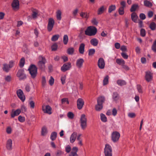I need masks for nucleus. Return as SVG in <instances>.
<instances>
[{
	"label": "nucleus",
	"instance_id": "f03ea898",
	"mask_svg": "<svg viewBox=\"0 0 156 156\" xmlns=\"http://www.w3.org/2000/svg\"><path fill=\"white\" fill-rule=\"evenodd\" d=\"M29 73L32 78H34L37 74V68L34 65H31L29 66L28 69Z\"/></svg>",
	"mask_w": 156,
	"mask_h": 156
},
{
	"label": "nucleus",
	"instance_id": "bb28decb",
	"mask_svg": "<svg viewBox=\"0 0 156 156\" xmlns=\"http://www.w3.org/2000/svg\"><path fill=\"white\" fill-rule=\"evenodd\" d=\"M56 18L58 20H61L62 12L60 10H58L56 12Z\"/></svg>",
	"mask_w": 156,
	"mask_h": 156
},
{
	"label": "nucleus",
	"instance_id": "a19ab883",
	"mask_svg": "<svg viewBox=\"0 0 156 156\" xmlns=\"http://www.w3.org/2000/svg\"><path fill=\"white\" fill-rule=\"evenodd\" d=\"M57 133L55 132H52L51 135V139L52 140H54L56 138Z\"/></svg>",
	"mask_w": 156,
	"mask_h": 156
},
{
	"label": "nucleus",
	"instance_id": "052dcab7",
	"mask_svg": "<svg viewBox=\"0 0 156 156\" xmlns=\"http://www.w3.org/2000/svg\"><path fill=\"white\" fill-rule=\"evenodd\" d=\"M74 116V114L72 112H69L67 114L68 117L70 119H73Z\"/></svg>",
	"mask_w": 156,
	"mask_h": 156
},
{
	"label": "nucleus",
	"instance_id": "39448f33",
	"mask_svg": "<svg viewBox=\"0 0 156 156\" xmlns=\"http://www.w3.org/2000/svg\"><path fill=\"white\" fill-rule=\"evenodd\" d=\"M80 122L81 128L85 129L87 127V119L84 114L81 115Z\"/></svg>",
	"mask_w": 156,
	"mask_h": 156
},
{
	"label": "nucleus",
	"instance_id": "6e6d98bb",
	"mask_svg": "<svg viewBox=\"0 0 156 156\" xmlns=\"http://www.w3.org/2000/svg\"><path fill=\"white\" fill-rule=\"evenodd\" d=\"M95 52L94 49H90L89 51L88 55L90 56H92Z\"/></svg>",
	"mask_w": 156,
	"mask_h": 156
},
{
	"label": "nucleus",
	"instance_id": "69168bd1",
	"mask_svg": "<svg viewBox=\"0 0 156 156\" xmlns=\"http://www.w3.org/2000/svg\"><path fill=\"white\" fill-rule=\"evenodd\" d=\"M14 64V61L13 60L10 61L9 62L8 66H9V68H11L13 66Z\"/></svg>",
	"mask_w": 156,
	"mask_h": 156
},
{
	"label": "nucleus",
	"instance_id": "c9c22d12",
	"mask_svg": "<svg viewBox=\"0 0 156 156\" xmlns=\"http://www.w3.org/2000/svg\"><path fill=\"white\" fill-rule=\"evenodd\" d=\"M103 106L102 104L97 103V104L95 106V109L96 111H99L103 108Z\"/></svg>",
	"mask_w": 156,
	"mask_h": 156
},
{
	"label": "nucleus",
	"instance_id": "09e8293b",
	"mask_svg": "<svg viewBox=\"0 0 156 156\" xmlns=\"http://www.w3.org/2000/svg\"><path fill=\"white\" fill-rule=\"evenodd\" d=\"M151 49L154 52H156V39L153 42L151 47Z\"/></svg>",
	"mask_w": 156,
	"mask_h": 156
},
{
	"label": "nucleus",
	"instance_id": "a18cd8bd",
	"mask_svg": "<svg viewBox=\"0 0 156 156\" xmlns=\"http://www.w3.org/2000/svg\"><path fill=\"white\" fill-rule=\"evenodd\" d=\"M138 7V5L134 4L133 5L130 9V11L131 12L135 11Z\"/></svg>",
	"mask_w": 156,
	"mask_h": 156
},
{
	"label": "nucleus",
	"instance_id": "7c9ffc66",
	"mask_svg": "<svg viewBox=\"0 0 156 156\" xmlns=\"http://www.w3.org/2000/svg\"><path fill=\"white\" fill-rule=\"evenodd\" d=\"M3 70L7 73L9 72L11 69L10 68H9L8 64H4L3 65Z\"/></svg>",
	"mask_w": 156,
	"mask_h": 156
},
{
	"label": "nucleus",
	"instance_id": "2eb2a0df",
	"mask_svg": "<svg viewBox=\"0 0 156 156\" xmlns=\"http://www.w3.org/2000/svg\"><path fill=\"white\" fill-rule=\"evenodd\" d=\"M84 105V101L81 98H78L77 101V106L79 109H81Z\"/></svg>",
	"mask_w": 156,
	"mask_h": 156
},
{
	"label": "nucleus",
	"instance_id": "9d476101",
	"mask_svg": "<svg viewBox=\"0 0 156 156\" xmlns=\"http://www.w3.org/2000/svg\"><path fill=\"white\" fill-rule=\"evenodd\" d=\"M42 110L45 113H46L49 115L52 113L51 107L48 105H43L42 106Z\"/></svg>",
	"mask_w": 156,
	"mask_h": 156
},
{
	"label": "nucleus",
	"instance_id": "4468645a",
	"mask_svg": "<svg viewBox=\"0 0 156 156\" xmlns=\"http://www.w3.org/2000/svg\"><path fill=\"white\" fill-rule=\"evenodd\" d=\"M145 79L147 82L151 81L153 79L152 74L150 71L145 72Z\"/></svg>",
	"mask_w": 156,
	"mask_h": 156
},
{
	"label": "nucleus",
	"instance_id": "5701e85b",
	"mask_svg": "<svg viewBox=\"0 0 156 156\" xmlns=\"http://www.w3.org/2000/svg\"><path fill=\"white\" fill-rule=\"evenodd\" d=\"M90 43L93 46H96L98 45V41L96 38H94L90 40Z\"/></svg>",
	"mask_w": 156,
	"mask_h": 156
},
{
	"label": "nucleus",
	"instance_id": "0eeeda50",
	"mask_svg": "<svg viewBox=\"0 0 156 156\" xmlns=\"http://www.w3.org/2000/svg\"><path fill=\"white\" fill-rule=\"evenodd\" d=\"M16 76L19 77L20 80H24L26 78V76L24 73L23 70L22 69L18 70Z\"/></svg>",
	"mask_w": 156,
	"mask_h": 156
},
{
	"label": "nucleus",
	"instance_id": "473e14b6",
	"mask_svg": "<svg viewBox=\"0 0 156 156\" xmlns=\"http://www.w3.org/2000/svg\"><path fill=\"white\" fill-rule=\"evenodd\" d=\"M109 76L108 75H107L105 77L103 80V85L104 86L106 85L108 83Z\"/></svg>",
	"mask_w": 156,
	"mask_h": 156
},
{
	"label": "nucleus",
	"instance_id": "13d9d810",
	"mask_svg": "<svg viewBox=\"0 0 156 156\" xmlns=\"http://www.w3.org/2000/svg\"><path fill=\"white\" fill-rule=\"evenodd\" d=\"M66 151L67 153H69L72 151L71 147L69 145H68L65 147Z\"/></svg>",
	"mask_w": 156,
	"mask_h": 156
},
{
	"label": "nucleus",
	"instance_id": "412c9836",
	"mask_svg": "<svg viewBox=\"0 0 156 156\" xmlns=\"http://www.w3.org/2000/svg\"><path fill=\"white\" fill-rule=\"evenodd\" d=\"M85 44L83 43L80 44L79 47V53L81 54H83L84 52Z\"/></svg>",
	"mask_w": 156,
	"mask_h": 156
},
{
	"label": "nucleus",
	"instance_id": "aec40b11",
	"mask_svg": "<svg viewBox=\"0 0 156 156\" xmlns=\"http://www.w3.org/2000/svg\"><path fill=\"white\" fill-rule=\"evenodd\" d=\"M77 136V133L76 132H74L71 135L70 137V141L71 143H73L76 140Z\"/></svg>",
	"mask_w": 156,
	"mask_h": 156
},
{
	"label": "nucleus",
	"instance_id": "c03bdc74",
	"mask_svg": "<svg viewBox=\"0 0 156 156\" xmlns=\"http://www.w3.org/2000/svg\"><path fill=\"white\" fill-rule=\"evenodd\" d=\"M25 62V58H22L20 61L19 66L20 67H23L24 65Z\"/></svg>",
	"mask_w": 156,
	"mask_h": 156
},
{
	"label": "nucleus",
	"instance_id": "ddd939ff",
	"mask_svg": "<svg viewBox=\"0 0 156 156\" xmlns=\"http://www.w3.org/2000/svg\"><path fill=\"white\" fill-rule=\"evenodd\" d=\"M21 112V110L20 109H18L16 110L12 109L11 113V117L12 118H14L15 116H18Z\"/></svg>",
	"mask_w": 156,
	"mask_h": 156
},
{
	"label": "nucleus",
	"instance_id": "f3484780",
	"mask_svg": "<svg viewBox=\"0 0 156 156\" xmlns=\"http://www.w3.org/2000/svg\"><path fill=\"white\" fill-rule=\"evenodd\" d=\"M78 150V148L77 147H73L69 156H78L77 153Z\"/></svg>",
	"mask_w": 156,
	"mask_h": 156
},
{
	"label": "nucleus",
	"instance_id": "7ed1b4c3",
	"mask_svg": "<svg viewBox=\"0 0 156 156\" xmlns=\"http://www.w3.org/2000/svg\"><path fill=\"white\" fill-rule=\"evenodd\" d=\"M39 61L37 63V66L39 68L43 69L45 67V64L46 62V60L44 57L41 55L38 57Z\"/></svg>",
	"mask_w": 156,
	"mask_h": 156
},
{
	"label": "nucleus",
	"instance_id": "b1692460",
	"mask_svg": "<svg viewBox=\"0 0 156 156\" xmlns=\"http://www.w3.org/2000/svg\"><path fill=\"white\" fill-rule=\"evenodd\" d=\"M80 15L83 18L87 19L89 17V14L87 12H81L80 13Z\"/></svg>",
	"mask_w": 156,
	"mask_h": 156
},
{
	"label": "nucleus",
	"instance_id": "8fccbe9b",
	"mask_svg": "<svg viewBox=\"0 0 156 156\" xmlns=\"http://www.w3.org/2000/svg\"><path fill=\"white\" fill-rule=\"evenodd\" d=\"M4 79L6 81L9 82L11 81L12 78L10 75H9L5 76Z\"/></svg>",
	"mask_w": 156,
	"mask_h": 156
},
{
	"label": "nucleus",
	"instance_id": "cd10ccee",
	"mask_svg": "<svg viewBox=\"0 0 156 156\" xmlns=\"http://www.w3.org/2000/svg\"><path fill=\"white\" fill-rule=\"evenodd\" d=\"M105 98L104 97L101 96L99 97L97 99V103L102 105L103 103L105 101Z\"/></svg>",
	"mask_w": 156,
	"mask_h": 156
},
{
	"label": "nucleus",
	"instance_id": "338daca9",
	"mask_svg": "<svg viewBox=\"0 0 156 156\" xmlns=\"http://www.w3.org/2000/svg\"><path fill=\"white\" fill-rule=\"evenodd\" d=\"M30 108H34L35 106V103L33 101H31L29 103Z\"/></svg>",
	"mask_w": 156,
	"mask_h": 156
},
{
	"label": "nucleus",
	"instance_id": "e2e57ef3",
	"mask_svg": "<svg viewBox=\"0 0 156 156\" xmlns=\"http://www.w3.org/2000/svg\"><path fill=\"white\" fill-rule=\"evenodd\" d=\"M117 113V111L116 109L115 108H113L112 111V114L114 116H115Z\"/></svg>",
	"mask_w": 156,
	"mask_h": 156
},
{
	"label": "nucleus",
	"instance_id": "4d7b16f0",
	"mask_svg": "<svg viewBox=\"0 0 156 156\" xmlns=\"http://www.w3.org/2000/svg\"><path fill=\"white\" fill-rule=\"evenodd\" d=\"M140 35L143 37H144L146 35V31L144 29H141L140 31Z\"/></svg>",
	"mask_w": 156,
	"mask_h": 156
},
{
	"label": "nucleus",
	"instance_id": "a878e982",
	"mask_svg": "<svg viewBox=\"0 0 156 156\" xmlns=\"http://www.w3.org/2000/svg\"><path fill=\"white\" fill-rule=\"evenodd\" d=\"M131 19L134 22L136 23L138 17L136 14L135 12L133 13L131 15Z\"/></svg>",
	"mask_w": 156,
	"mask_h": 156
},
{
	"label": "nucleus",
	"instance_id": "f704fd0d",
	"mask_svg": "<svg viewBox=\"0 0 156 156\" xmlns=\"http://www.w3.org/2000/svg\"><path fill=\"white\" fill-rule=\"evenodd\" d=\"M100 118L101 121L103 122H106L107 121V118L106 116L103 113L100 114Z\"/></svg>",
	"mask_w": 156,
	"mask_h": 156
},
{
	"label": "nucleus",
	"instance_id": "72a5a7b5",
	"mask_svg": "<svg viewBox=\"0 0 156 156\" xmlns=\"http://www.w3.org/2000/svg\"><path fill=\"white\" fill-rule=\"evenodd\" d=\"M149 27L151 30H154L156 28V24L154 22H152L150 24Z\"/></svg>",
	"mask_w": 156,
	"mask_h": 156
},
{
	"label": "nucleus",
	"instance_id": "37998d69",
	"mask_svg": "<svg viewBox=\"0 0 156 156\" xmlns=\"http://www.w3.org/2000/svg\"><path fill=\"white\" fill-rule=\"evenodd\" d=\"M106 9V8H105L103 6H102L99 9H98V14L99 15L101 14Z\"/></svg>",
	"mask_w": 156,
	"mask_h": 156
},
{
	"label": "nucleus",
	"instance_id": "c85d7f7f",
	"mask_svg": "<svg viewBox=\"0 0 156 156\" xmlns=\"http://www.w3.org/2000/svg\"><path fill=\"white\" fill-rule=\"evenodd\" d=\"M117 84L119 86H122L126 84V81L123 80H119L117 81Z\"/></svg>",
	"mask_w": 156,
	"mask_h": 156
},
{
	"label": "nucleus",
	"instance_id": "603ef678",
	"mask_svg": "<svg viewBox=\"0 0 156 156\" xmlns=\"http://www.w3.org/2000/svg\"><path fill=\"white\" fill-rule=\"evenodd\" d=\"M58 45L57 44H54L51 47V49L52 51H56L57 49Z\"/></svg>",
	"mask_w": 156,
	"mask_h": 156
},
{
	"label": "nucleus",
	"instance_id": "864d4df0",
	"mask_svg": "<svg viewBox=\"0 0 156 156\" xmlns=\"http://www.w3.org/2000/svg\"><path fill=\"white\" fill-rule=\"evenodd\" d=\"M119 15H123L124 13V8L122 7H120L119 10Z\"/></svg>",
	"mask_w": 156,
	"mask_h": 156
},
{
	"label": "nucleus",
	"instance_id": "e433bc0d",
	"mask_svg": "<svg viewBox=\"0 0 156 156\" xmlns=\"http://www.w3.org/2000/svg\"><path fill=\"white\" fill-rule=\"evenodd\" d=\"M144 5L146 6L147 7H151L152 6V3L149 1L147 0H145L144 1Z\"/></svg>",
	"mask_w": 156,
	"mask_h": 156
},
{
	"label": "nucleus",
	"instance_id": "5fc2aeb1",
	"mask_svg": "<svg viewBox=\"0 0 156 156\" xmlns=\"http://www.w3.org/2000/svg\"><path fill=\"white\" fill-rule=\"evenodd\" d=\"M54 82V79L52 76H51L50 79L49 80V83L50 85L51 86H52Z\"/></svg>",
	"mask_w": 156,
	"mask_h": 156
},
{
	"label": "nucleus",
	"instance_id": "774afa93",
	"mask_svg": "<svg viewBox=\"0 0 156 156\" xmlns=\"http://www.w3.org/2000/svg\"><path fill=\"white\" fill-rule=\"evenodd\" d=\"M63 154V153L60 150H58L56 153V156H61Z\"/></svg>",
	"mask_w": 156,
	"mask_h": 156
},
{
	"label": "nucleus",
	"instance_id": "1a4fd4ad",
	"mask_svg": "<svg viewBox=\"0 0 156 156\" xmlns=\"http://www.w3.org/2000/svg\"><path fill=\"white\" fill-rule=\"evenodd\" d=\"M120 136V133L118 132L114 131L112 133V139L114 142L118 140Z\"/></svg>",
	"mask_w": 156,
	"mask_h": 156
},
{
	"label": "nucleus",
	"instance_id": "4be33fe9",
	"mask_svg": "<svg viewBox=\"0 0 156 156\" xmlns=\"http://www.w3.org/2000/svg\"><path fill=\"white\" fill-rule=\"evenodd\" d=\"M32 18L34 19H36L38 16V11L36 9H33L32 10Z\"/></svg>",
	"mask_w": 156,
	"mask_h": 156
},
{
	"label": "nucleus",
	"instance_id": "6ab92c4d",
	"mask_svg": "<svg viewBox=\"0 0 156 156\" xmlns=\"http://www.w3.org/2000/svg\"><path fill=\"white\" fill-rule=\"evenodd\" d=\"M84 61L82 58L78 59L76 61V66L78 68H81L83 66Z\"/></svg>",
	"mask_w": 156,
	"mask_h": 156
},
{
	"label": "nucleus",
	"instance_id": "dca6fc26",
	"mask_svg": "<svg viewBox=\"0 0 156 156\" xmlns=\"http://www.w3.org/2000/svg\"><path fill=\"white\" fill-rule=\"evenodd\" d=\"M98 66L99 68L103 69L105 66V62L104 59L101 58H100L98 61Z\"/></svg>",
	"mask_w": 156,
	"mask_h": 156
},
{
	"label": "nucleus",
	"instance_id": "bf43d9fd",
	"mask_svg": "<svg viewBox=\"0 0 156 156\" xmlns=\"http://www.w3.org/2000/svg\"><path fill=\"white\" fill-rule=\"evenodd\" d=\"M137 90L140 93H142L143 91L142 89V87L140 85H137Z\"/></svg>",
	"mask_w": 156,
	"mask_h": 156
},
{
	"label": "nucleus",
	"instance_id": "c756f323",
	"mask_svg": "<svg viewBox=\"0 0 156 156\" xmlns=\"http://www.w3.org/2000/svg\"><path fill=\"white\" fill-rule=\"evenodd\" d=\"M119 99V96L118 94L116 92H114L112 95V99L115 101H117Z\"/></svg>",
	"mask_w": 156,
	"mask_h": 156
},
{
	"label": "nucleus",
	"instance_id": "49530a36",
	"mask_svg": "<svg viewBox=\"0 0 156 156\" xmlns=\"http://www.w3.org/2000/svg\"><path fill=\"white\" fill-rule=\"evenodd\" d=\"M41 83L43 87H45L46 85V80L45 77L44 76L42 77Z\"/></svg>",
	"mask_w": 156,
	"mask_h": 156
},
{
	"label": "nucleus",
	"instance_id": "79ce46f5",
	"mask_svg": "<svg viewBox=\"0 0 156 156\" xmlns=\"http://www.w3.org/2000/svg\"><path fill=\"white\" fill-rule=\"evenodd\" d=\"M116 9V6L115 5H112L109 7L108 12L109 13L111 12L112 11L115 10Z\"/></svg>",
	"mask_w": 156,
	"mask_h": 156
},
{
	"label": "nucleus",
	"instance_id": "58836bf2",
	"mask_svg": "<svg viewBox=\"0 0 156 156\" xmlns=\"http://www.w3.org/2000/svg\"><path fill=\"white\" fill-rule=\"evenodd\" d=\"M69 40L68 36L67 35H65L63 37V42L64 44H67Z\"/></svg>",
	"mask_w": 156,
	"mask_h": 156
},
{
	"label": "nucleus",
	"instance_id": "423d86ee",
	"mask_svg": "<svg viewBox=\"0 0 156 156\" xmlns=\"http://www.w3.org/2000/svg\"><path fill=\"white\" fill-rule=\"evenodd\" d=\"M11 6L13 10L18 11L20 9L19 1L18 0H13L11 4Z\"/></svg>",
	"mask_w": 156,
	"mask_h": 156
},
{
	"label": "nucleus",
	"instance_id": "680f3d73",
	"mask_svg": "<svg viewBox=\"0 0 156 156\" xmlns=\"http://www.w3.org/2000/svg\"><path fill=\"white\" fill-rule=\"evenodd\" d=\"M66 102L67 104H69V101L67 98H63L61 100V103L62 104H64Z\"/></svg>",
	"mask_w": 156,
	"mask_h": 156
},
{
	"label": "nucleus",
	"instance_id": "6e6552de",
	"mask_svg": "<svg viewBox=\"0 0 156 156\" xmlns=\"http://www.w3.org/2000/svg\"><path fill=\"white\" fill-rule=\"evenodd\" d=\"M54 24V19L51 18H49L47 26V29L50 32L52 30Z\"/></svg>",
	"mask_w": 156,
	"mask_h": 156
},
{
	"label": "nucleus",
	"instance_id": "2f4dec72",
	"mask_svg": "<svg viewBox=\"0 0 156 156\" xmlns=\"http://www.w3.org/2000/svg\"><path fill=\"white\" fill-rule=\"evenodd\" d=\"M66 75L63 74L61 76V80L62 84L64 85L66 83Z\"/></svg>",
	"mask_w": 156,
	"mask_h": 156
},
{
	"label": "nucleus",
	"instance_id": "4c0bfd02",
	"mask_svg": "<svg viewBox=\"0 0 156 156\" xmlns=\"http://www.w3.org/2000/svg\"><path fill=\"white\" fill-rule=\"evenodd\" d=\"M47 132V129L45 127H43L41 129V135L43 136H45Z\"/></svg>",
	"mask_w": 156,
	"mask_h": 156
},
{
	"label": "nucleus",
	"instance_id": "9b49d317",
	"mask_svg": "<svg viewBox=\"0 0 156 156\" xmlns=\"http://www.w3.org/2000/svg\"><path fill=\"white\" fill-rule=\"evenodd\" d=\"M16 93L19 98L23 102L25 99V96L24 95L23 91L21 89H19L16 91Z\"/></svg>",
	"mask_w": 156,
	"mask_h": 156
},
{
	"label": "nucleus",
	"instance_id": "3c124183",
	"mask_svg": "<svg viewBox=\"0 0 156 156\" xmlns=\"http://www.w3.org/2000/svg\"><path fill=\"white\" fill-rule=\"evenodd\" d=\"M18 120L20 122H23L25 121V117L20 115L18 117Z\"/></svg>",
	"mask_w": 156,
	"mask_h": 156
},
{
	"label": "nucleus",
	"instance_id": "f8f14e48",
	"mask_svg": "<svg viewBox=\"0 0 156 156\" xmlns=\"http://www.w3.org/2000/svg\"><path fill=\"white\" fill-rule=\"evenodd\" d=\"M71 67V64L70 62H68L64 64L61 68V70L63 72H65L69 70Z\"/></svg>",
	"mask_w": 156,
	"mask_h": 156
},
{
	"label": "nucleus",
	"instance_id": "a211bd4d",
	"mask_svg": "<svg viewBox=\"0 0 156 156\" xmlns=\"http://www.w3.org/2000/svg\"><path fill=\"white\" fill-rule=\"evenodd\" d=\"M12 140L10 139H9L6 141V147L7 149L9 151L12 150Z\"/></svg>",
	"mask_w": 156,
	"mask_h": 156
},
{
	"label": "nucleus",
	"instance_id": "393cba45",
	"mask_svg": "<svg viewBox=\"0 0 156 156\" xmlns=\"http://www.w3.org/2000/svg\"><path fill=\"white\" fill-rule=\"evenodd\" d=\"M116 62L119 65L122 66H124L125 64V62L122 59L117 58L116 60Z\"/></svg>",
	"mask_w": 156,
	"mask_h": 156
},
{
	"label": "nucleus",
	"instance_id": "ea45409f",
	"mask_svg": "<svg viewBox=\"0 0 156 156\" xmlns=\"http://www.w3.org/2000/svg\"><path fill=\"white\" fill-rule=\"evenodd\" d=\"M74 49L73 48L70 47L67 50V53L69 55H73V54Z\"/></svg>",
	"mask_w": 156,
	"mask_h": 156
},
{
	"label": "nucleus",
	"instance_id": "de8ad7c7",
	"mask_svg": "<svg viewBox=\"0 0 156 156\" xmlns=\"http://www.w3.org/2000/svg\"><path fill=\"white\" fill-rule=\"evenodd\" d=\"M59 37V35L58 34L54 35L51 37V40L52 41H56L58 39Z\"/></svg>",
	"mask_w": 156,
	"mask_h": 156
},
{
	"label": "nucleus",
	"instance_id": "f257e3e1",
	"mask_svg": "<svg viewBox=\"0 0 156 156\" xmlns=\"http://www.w3.org/2000/svg\"><path fill=\"white\" fill-rule=\"evenodd\" d=\"M97 30L94 27L90 26L87 27L85 31V34L89 36H93L97 33Z\"/></svg>",
	"mask_w": 156,
	"mask_h": 156
},
{
	"label": "nucleus",
	"instance_id": "20e7f679",
	"mask_svg": "<svg viewBox=\"0 0 156 156\" xmlns=\"http://www.w3.org/2000/svg\"><path fill=\"white\" fill-rule=\"evenodd\" d=\"M105 156H112V148L111 146L106 144L104 149Z\"/></svg>",
	"mask_w": 156,
	"mask_h": 156
},
{
	"label": "nucleus",
	"instance_id": "0e129e2a",
	"mask_svg": "<svg viewBox=\"0 0 156 156\" xmlns=\"http://www.w3.org/2000/svg\"><path fill=\"white\" fill-rule=\"evenodd\" d=\"M121 55L122 57L125 59H127L128 58V56L126 53L122 52Z\"/></svg>",
	"mask_w": 156,
	"mask_h": 156
}]
</instances>
